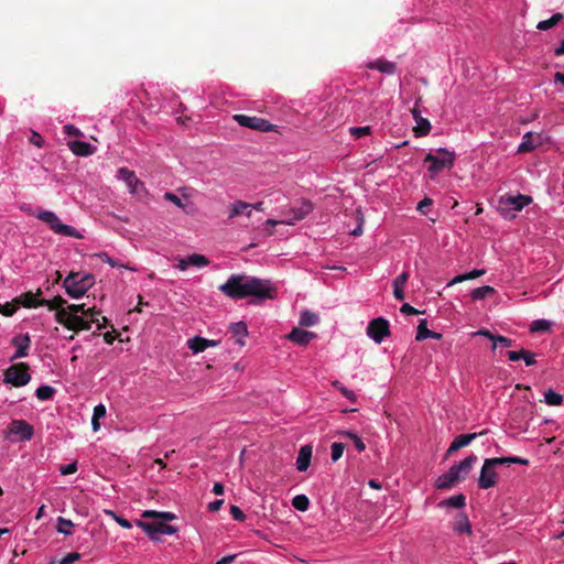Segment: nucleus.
Returning <instances> with one entry per match:
<instances>
[{
  "mask_svg": "<svg viewBox=\"0 0 564 564\" xmlns=\"http://www.w3.org/2000/svg\"><path fill=\"white\" fill-rule=\"evenodd\" d=\"M475 335L482 336V337H486L489 340H491L494 344L492 345L494 349H496L498 347V345L503 346V347H510L512 345V340L510 338H507L501 335H494L487 329H479L478 332L475 333Z\"/></svg>",
  "mask_w": 564,
  "mask_h": 564,
  "instance_id": "b1692460",
  "label": "nucleus"
},
{
  "mask_svg": "<svg viewBox=\"0 0 564 564\" xmlns=\"http://www.w3.org/2000/svg\"><path fill=\"white\" fill-rule=\"evenodd\" d=\"M338 434L340 436L348 437L349 440H351L358 453L365 452L366 444L355 432L345 430L339 431Z\"/></svg>",
  "mask_w": 564,
  "mask_h": 564,
  "instance_id": "58836bf2",
  "label": "nucleus"
},
{
  "mask_svg": "<svg viewBox=\"0 0 564 564\" xmlns=\"http://www.w3.org/2000/svg\"><path fill=\"white\" fill-rule=\"evenodd\" d=\"M349 133L354 138L359 139V138H362V137L371 134V127H369V126H365V127H350L349 128Z\"/></svg>",
  "mask_w": 564,
  "mask_h": 564,
  "instance_id": "8fccbe9b",
  "label": "nucleus"
},
{
  "mask_svg": "<svg viewBox=\"0 0 564 564\" xmlns=\"http://www.w3.org/2000/svg\"><path fill=\"white\" fill-rule=\"evenodd\" d=\"M333 386H334L338 391H340V393H341L346 399H348L350 402H356V400H357V395H356V393H355L352 390H350V389L346 388L345 386H343L338 380H335V381L333 382Z\"/></svg>",
  "mask_w": 564,
  "mask_h": 564,
  "instance_id": "de8ad7c7",
  "label": "nucleus"
},
{
  "mask_svg": "<svg viewBox=\"0 0 564 564\" xmlns=\"http://www.w3.org/2000/svg\"><path fill=\"white\" fill-rule=\"evenodd\" d=\"M564 15L562 13H554L550 19L540 21L536 25L538 30L546 31L555 26L560 21H562Z\"/></svg>",
  "mask_w": 564,
  "mask_h": 564,
  "instance_id": "ea45409f",
  "label": "nucleus"
},
{
  "mask_svg": "<svg viewBox=\"0 0 564 564\" xmlns=\"http://www.w3.org/2000/svg\"><path fill=\"white\" fill-rule=\"evenodd\" d=\"M507 356L510 361H518L521 359V357H524L522 354V349L520 351L510 350L507 352Z\"/></svg>",
  "mask_w": 564,
  "mask_h": 564,
  "instance_id": "338daca9",
  "label": "nucleus"
},
{
  "mask_svg": "<svg viewBox=\"0 0 564 564\" xmlns=\"http://www.w3.org/2000/svg\"><path fill=\"white\" fill-rule=\"evenodd\" d=\"M234 119L239 126L245 128H250L262 132H269L273 130V124L267 119L260 117L235 115Z\"/></svg>",
  "mask_w": 564,
  "mask_h": 564,
  "instance_id": "6e6552de",
  "label": "nucleus"
},
{
  "mask_svg": "<svg viewBox=\"0 0 564 564\" xmlns=\"http://www.w3.org/2000/svg\"><path fill=\"white\" fill-rule=\"evenodd\" d=\"M140 527L151 540H158V535H173L177 532V528L167 523H148L144 521H137Z\"/></svg>",
  "mask_w": 564,
  "mask_h": 564,
  "instance_id": "1a4fd4ad",
  "label": "nucleus"
},
{
  "mask_svg": "<svg viewBox=\"0 0 564 564\" xmlns=\"http://www.w3.org/2000/svg\"><path fill=\"white\" fill-rule=\"evenodd\" d=\"M229 330L235 337H238L237 343L240 346H243L245 345L243 339L248 336L247 324L245 322L231 323L229 326Z\"/></svg>",
  "mask_w": 564,
  "mask_h": 564,
  "instance_id": "c85d7f7f",
  "label": "nucleus"
},
{
  "mask_svg": "<svg viewBox=\"0 0 564 564\" xmlns=\"http://www.w3.org/2000/svg\"><path fill=\"white\" fill-rule=\"evenodd\" d=\"M477 460V456L475 454H470L458 464L453 465L449 469L454 474L456 480L459 481L467 477Z\"/></svg>",
  "mask_w": 564,
  "mask_h": 564,
  "instance_id": "2eb2a0df",
  "label": "nucleus"
},
{
  "mask_svg": "<svg viewBox=\"0 0 564 564\" xmlns=\"http://www.w3.org/2000/svg\"><path fill=\"white\" fill-rule=\"evenodd\" d=\"M552 322L547 319H535L530 325L532 333L547 332L551 329Z\"/></svg>",
  "mask_w": 564,
  "mask_h": 564,
  "instance_id": "c03bdc74",
  "label": "nucleus"
},
{
  "mask_svg": "<svg viewBox=\"0 0 564 564\" xmlns=\"http://www.w3.org/2000/svg\"><path fill=\"white\" fill-rule=\"evenodd\" d=\"M490 462L495 465V467L499 465H509V464H519V465H529V459L518 457V456H507V457H495L489 458Z\"/></svg>",
  "mask_w": 564,
  "mask_h": 564,
  "instance_id": "72a5a7b5",
  "label": "nucleus"
},
{
  "mask_svg": "<svg viewBox=\"0 0 564 564\" xmlns=\"http://www.w3.org/2000/svg\"><path fill=\"white\" fill-rule=\"evenodd\" d=\"M55 393V389L52 387V386H48V384H43V386H40L36 391H35V397L40 400V401H46V400H50L53 398Z\"/></svg>",
  "mask_w": 564,
  "mask_h": 564,
  "instance_id": "a19ab883",
  "label": "nucleus"
},
{
  "mask_svg": "<svg viewBox=\"0 0 564 564\" xmlns=\"http://www.w3.org/2000/svg\"><path fill=\"white\" fill-rule=\"evenodd\" d=\"M78 469L77 462H72L67 465H63L59 467V473L63 476L75 474Z\"/></svg>",
  "mask_w": 564,
  "mask_h": 564,
  "instance_id": "603ef678",
  "label": "nucleus"
},
{
  "mask_svg": "<svg viewBox=\"0 0 564 564\" xmlns=\"http://www.w3.org/2000/svg\"><path fill=\"white\" fill-rule=\"evenodd\" d=\"M33 426L24 420H13L6 432V438L15 443L30 441L33 437Z\"/></svg>",
  "mask_w": 564,
  "mask_h": 564,
  "instance_id": "0eeeda50",
  "label": "nucleus"
},
{
  "mask_svg": "<svg viewBox=\"0 0 564 564\" xmlns=\"http://www.w3.org/2000/svg\"><path fill=\"white\" fill-rule=\"evenodd\" d=\"M465 506V496L459 494L440 502V507L460 509Z\"/></svg>",
  "mask_w": 564,
  "mask_h": 564,
  "instance_id": "4c0bfd02",
  "label": "nucleus"
},
{
  "mask_svg": "<svg viewBox=\"0 0 564 564\" xmlns=\"http://www.w3.org/2000/svg\"><path fill=\"white\" fill-rule=\"evenodd\" d=\"M433 204V200L429 197H425L424 199H422L417 206H416V209L422 213V214H426V209Z\"/></svg>",
  "mask_w": 564,
  "mask_h": 564,
  "instance_id": "bf43d9fd",
  "label": "nucleus"
},
{
  "mask_svg": "<svg viewBox=\"0 0 564 564\" xmlns=\"http://www.w3.org/2000/svg\"><path fill=\"white\" fill-rule=\"evenodd\" d=\"M369 69L378 70L386 75H393L397 70V64L387 59L378 58L366 64Z\"/></svg>",
  "mask_w": 564,
  "mask_h": 564,
  "instance_id": "aec40b11",
  "label": "nucleus"
},
{
  "mask_svg": "<svg viewBox=\"0 0 564 564\" xmlns=\"http://www.w3.org/2000/svg\"><path fill=\"white\" fill-rule=\"evenodd\" d=\"M79 556L80 555L76 552L68 553L59 561V564H72L77 561Z\"/></svg>",
  "mask_w": 564,
  "mask_h": 564,
  "instance_id": "052dcab7",
  "label": "nucleus"
},
{
  "mask_svg": "<svg viewBox=\"0 0 564 564\" xmlns=\"http://www.w3.org/2000/svg\"><path fill=\"white\" fill-rule=\"evenodd\" d=\"M477 437V433L460 434L454 438L447 449V455L469 445Z\"/></svg>",
  "mask_w": 564,
  "mask_h": 564,
  "instance_id": "5701e85b",
  "label": "nucleus"
},
{
  "mask_svg": "<svg viewBox=\"0 0 564 564\" xmlns=\"http://www.w3.org/2000/svg\"><path fill=\"white\" fill-rule=\"evenodd\" d=\"M313 448L311 445H304L300 448L297 458H296V469L299 471H305L310 467L312 459Z\"/></svg>",
  "mask_w": 564,
  "mask_h": 564,
  "instance_id": "4be33fe9",
  "label": "nucleus"
},
{
  "mask_svg": "<svg viewBox=\"0 0 564 564\" xmlns=\"http://www.w3.org/2000/svg\"><path fill=\"white\" fill-rule=\"evenodd\" d=\"M42 302H44L43 306L55 311V321L66 328L74 332L90 329V322L86 315H94L95 311L87 310L86 304H70L65 307L66 301L62 297H55L53 301L42 300Z\"/></svg>",
  "mask_w": 564,
  "mask_h": 564,
  "instance_id": "f03ea898",
  "label": "nucleus"
},
{
  "mask_svg": "<svg viewBox=\"0 0 564 564\" xmlns=\"http://www.w3.org/2000/svg\"><path fill=\"white\" fill-rule=\"evenodd\" d=\"M246 215L251 217V204L237 199L228 206V219L232 220L239 216Z\"/></svg>",
  "mask_w": 564,
  "mask_h": 564,
  "instance_id": "6ab92c4d",
  "label": "nucleus"
},
{
  "mask_svg": "<svg viewBox=\"0 0 564 564\" xmlns=\"http://www.w3.org/2000/svg\"><path fill=\"white\" fill-rule=\"evenodd\" d=\"M218 289L232 300L252 297L251 303L253 304L273 300L278 294L276 286L270 280L243 274L230 275Z\"/></svg>",
  "mask_w": 564,
  "mask_h": 564,
  "instance_id": "f257e3e1",
  "label": "nucleus"
},
{
  "mask_svg": "<svg viewBox=\"0 0 564 564\" xmlns=\"http://www.w3.org/2000/svg\"><path fill=\"white\" fill-rule=\"evenodd\" d=\"M209 261L208 259L198 253H193L185 258H180L177 260L176 268L181 271L187 270L189 267H196V268H204L208 265Z\"/></svg>",
  "mask_w": 564,
  "mask_h": 564,
  "instance_id": "dca6fc26",
  "label": "nucleus"
},
{
  "mask_svg": "<svg viewBox=\"0 0 564 564\" xmlns=\"http://www.w3.org/2000/svg\"><path fill=\"white\" fill-rule=\"evenodd\" d=\"M115 520L116 522L121 527V528H124V529H131L132 528V524L129 520L124 519V518H121V517H118V516H115Z\"/></svg>",
  "mask_w": 564,
  "mask_h": 564,
  "instance_id": "774afa93",
  "label": "nucleus"
},
{
  "mask_svg": "<svg viewBox=\"0 0 564 564\" xmlns=\"http://www.w3.org/2000/svg\"><path fill=\"white\" fill-rule=\"evenodd\" d=\"M32 215L39 220L45 223L50 227V229L57 235L74 238L80 237L76 228L63 224L54 212L36 209L32 213Z\"/></svg>",
  "mask_w": 564,
  "mask_h": 564,
  "instance_id": "39448f33",
  "label": "nucleus"
},
{
  "mask_svg": "<svg viewBox=\"0 0 564 564\" xmlns=\"http://www.w3.org/2000/svg\"><path fill=\"white\" fill-rule=\"evenodd\" d=\"M69 149L76 155L88 156L95 153L96 147L85 141H73L69 142Z\"/></svg>",
  "mask_w": 564,
  "mask_h": 564,
  "instance_id": "393cba45",
  "label": "nucleus"
},
{
  "mask_svg": "<svg viewBox=\"0 0 564 564\" xmlns=\"http://www.w3.org/2000/svg\"><path fill=\"white\" fill-rule=\"evenodd\" d=\"M455 482H457V480L452 470L448 469L445 474L437 477L435 485L438 489H448Z\"/></svg>",
  "mask_w": 564,
  "mask_h": 564,
  "instance_id": "f704fd0d",
  "label": "nucleus"
},
{
  "mask_svg": "<svg viewBox=\"0 0 564 564\" xmlns=\"http://www.w3.org/2000/svg\"><path fill=\"white\" fill-rule=\"evenodd\" d=\"M319 321V317L316 313L310 310H303L300 313L299 324L302 327H312L315 326Z\"/></svg>",
  "mask_w": 564,
  "mask_h": 564,
  "instance_id": "473e14b6",
  "label": "nucleus"
},
{
  "mask_svg": "<svg viewBox=\"0 0 564 564\" xmlns=\"http://www.w3.org/2000/svg\"><path fill=\"white\" fill-rule=\"evenodd\" d=\"M223 503H224L223 499L210 501L208 503V510L212 511V512H216V511H218L221 508Z\"/></svg>",
  "mask_w": 564,
  "mask_h": 564,
  "instance_id": "0e129e2a",
  "label": "nucleus"
},
{
  "mask_svg": "<svg viewBox=\"0 0 564 564\" xmlns=\"http://www.w3.org/2000/svg\"><path fill=\"white\" fill-rule=\"evenodd\" d=\"M345 444L343 443H333L330 446V456L332 460L337 462L344 454Z\"/></svg>",
  "mask_w": 564,
  "mask_h": 564,
  "instance_id": "3c124183",
  "label": "nucleus"
},
{
  "mask_svg": "<svg viewBox=\"0 0 564 564\" xmlns=\"http://www.w3.org/2000/svg\"><path fill=\"white\" fill-rule=\"evenodd\" d=\"M496 293V290L490 285H484L476 289H473L470 291V297L473 301H481L486 299L489 295H492Z\"/></svg>",
  "mask_w": 564,
  "mask_h": 564,
  "instance_id": "c9c22d12",
  "label": "nucleus"
},
{
  "mask_svg": "<svg viewBox=\"0 0 564 564\" xmlns=\"http://www.w3.org/2000/svg\"><path fill=\"white\" fill-rule=\"evenodd\" d=\"M389 333V323L383 317L372 319L367 328V335L377 344L382 343Z\"/></svg>",
  "mask_w": 564,
  "mask_h": 564,
  "instance_id": "9b49d317",
  "label": "nucleus"
},
{
  "mask_svg": "<svg viewBox=\"0 0 564 564\" xmlns=\"http://www.w3.org/2000/svg\"><path fill=\"white\" fill-rule=\"evenodd\" d=\"M64 130H65V133L68 134V135L77 137V135L80 134V131L78 130V128H76L73 124H66L64 127Z\"/></svg>",
  "mask_w": 564,
  "mask_h": 564,
  "instance_id": "69168bd1",
  "label": "nucleus"
},
{
  "mask_svg": "<svg viewBox=\"0 0 564 564\" xmlns=\"http://www.w3.org/2000/svg\"><path fill=\"white\" fill-rule=\"evenodd\" d=\"M544 401L549 405H560L563 402V397L552 389L544 393Z\"/></svg>",
  "mask_w": 564,
  "mask_h": 564,
  "instance_id": "49530a36",
  "label": "nucleus"
},
{
  "mask_svg": "<svg viewBox=\"0 0 564 564\" xmlns=\"http://www.w3.org/2000/svg\"><path fill=\"white\" fill-rule=\"evenodd\" d=\"M2 381L17 388L26 386L31 381L28 364L19 362L11 365L4 370Z\"/></svg>",
  "mask_w": 564,
  "mask_h": 564,
  "instance_id": "423d86ee",
  "label": "nucleus"
},
{
  "mask_svg": "<svg viewBox=\"0 0 564 564\" xmlns=\"http://www.w3.org/2000/svg\"><path fill=\"white\" fill-rule=\"evenodd\" d=\"M456 153L447 148H438L430 151L424 156V164L427 165V174L430 180H435L441 173L449 171L455 163Z\"/></svg>",
  "mask_w": 564,
  "mask_h": 564,
  "instance_id": "7ed1b4c3",
  "label": "nucleus"
},
{
  "mask_svg": "<svg viewBox=\"0 0 564 564\" xmlns=\"http://www.w3.org/2000/svg\"><path fill=\"white\" fill-rule=\"evenodd\" d=\"M453 530L458 534H471V527L466 513H459L456 517Z\"/></svg>",
  "mask_w": 564,
  "mask_h": 564,
  "instance_id": "cd10ccee",
  "label": "nucleus"
},
{
  "mask_svg": "<svg viewBox=\"0 0 564 564\" xmlns=\"http://www.w3.org/2000/svg\"><path fill=\"white\" fill-rule=\"evenodd\" d=\"M531 197L527 195H517V196H508L506 198V203L513 209V210H521L524 206H528L531 203Z\"/></svg>",
  "mask_w": 564,
  "mask_h": 564,
  "instance_id": "7c9ffc66",
  "label": "nucleus"
},
{
  "mask_svg": "<svg viewBox=\"0 0 564 564\" xmlns=\"http://www.w3.org/2000/svg\"><path fill=\"white\" fill-rule=\"evenodd\" d=\"M13 302L18 304V306H23L25 308L39 307L44 305V302L37 297V294L32 292H25L13 299Z\"/></svg>",
  "mask_w": 564,
  "mask_h": 564,
  "instance_id": "412c9836",
  "label": "nucleus"
},
{
  "mask_svg": "<svg viewBox=\"0 0 564 564\" xmlns=\"http://www.w3.org/2000/svg\"><path fill=\"white\" fill-rule=\"evenodd\" d=\"M142 517L143 518H160L163 521H172L176 518L175 514L172 512H167V511L159 512V511H153V510H145L143 512Z\"/></svg>",
  "mask_w": 564,
  "mask_h": 564,
  "instance_id": "79ce46f5",
  "label": "nucleus"
},
{
  "mask_svg": "<svg viewBox=\"0 0 564 564\" xmlns=\"http://www.w3.org/2000/svg\"><path fill=\"white\" fill-rule=\"evenodd\" d=\"M286 338L299 346H306L312 339L316 338V334L310 330L294 327L286 335Z\"/></svg>",
  "mask_w": 564,
  "mask_h": 564,
  "instance_id": "a211bd4d",
  "label": "nucleus"
},
{
  "mask_svg": "<svg viewBox=\"0 0 564 564\" xmlns=\"http://www.w3.org/2000/svg\"><path fill=\"white\" fill-rule=\"evenodd\" d=\"M292 506L299 511H306L310 507V500L305 495H296L292 500Z\"/></svg>",
  "mask_w": 564,
  "mask_h": 564,
  "instance_id": "a18cd8bd",
  "label": "nucleus"
},
{
  "mask_svg": "<svg viewBox=\"0 0 564 564\" xmlns=\"http://www.w3.org/2000/svg\"><path fill=\"white\" fill-rule=\"evenodd\" d=\"M442 335L440 333H435L427 328V323L425 319H421L417 325V332L415 339L421 341L427 338L441 339Z\"/></svg>",
  "mask_w": 564,
  "mask_h": 564,
  "instance_id": "c756f323",
  "label": "nucleus"
},
{
  "mask_svg": "<svg viewBox=\"0 0 564 564\" xmlns=\"http://www.w3.org/2000/svg\"><path fill=\"white\" fill-rule=\"evenodd\" d=\"M106 413H107L106 406L102 403H99L94 408L93 417L100 420L106 416Z\"/></svg>",
  "mask_w": 564,
  "mask_h": 564,
  "instance_id": "6e6d98bb",
  "label": "nucleus"
},
{
  "mask_svg": "<svg viewBox=\"0 0 564 564\" xmlns=\"http://www.w3.org/2000/svg\"><path fill=\"white\" fill-rule=\"evenodd\" d=\"M164 199L173 203L178 208L184 209V204L182 203V199L176 194H174L172 192H166L164 194Z\"/></svg>",
  "mask_w": 564,
  "mask_h": 564,
  "instance_id": "864d4df0",
  "label": "nucleus"
},
{
  "mask_svg": "<svg viewBox=\"0 0 564 564\" xmlns=\"http://www.w3.org/2000/svg\"><path fill=\"white\" fill-rule=\"evenodd\" d=\"M94 283L95 278L93 274L86 272H73L65 278L63 286L72 299H79L94 285Z\"/></svg>",
  "mask_w": 564,
  "mask_h": 564,
  "instance_id": "20e7f679",
  "label": "nucleus"
},
{
  "mask_svg": "<svg viewBox=\"0 0 564 564\" xmlns=\"http://www.w3.org/2000/svg\"><path fill=\"white\" fill-rule=\"evenodd\" d=\"M409 280V273L402 272L393 280V295L397 300L402 301L404 300V285Z\"/></svg>",
  "mask_w": 564,
  "mask_h": 564,
  "instance_id": "bb28decb",
  "label": "nucleus"
},
{
  "mask_svg": "<svg viewBox=\"0 0 564 564\" xmlns=\"http://www.w3.org/2000/svg\"><path fill=\"white\" fill-rule=\"evenodd\" d=\"M86 308L95 311L94 315H86V318L90 322V326L93 324H96L97 329L99 330L107 326L108 319L105 316H100L99 310H97L96 307H89L87 305Z\"/></svg>",
  "mask_w": 564,
  "mask_h": 564,
  "instance_id": "e433bc0d",
  "label": "nucleus"
},
{
  "mask_svg": "<svg viewBox=\"0 0 564 564\" xmlns=\"http://www.w3.org/2000/svg\"><path fill=\"white\" fill-rule=\"evenodd\" d=\"M522 354L524 357H521V359L525 362L527 366H533L536 364L535 355L533 352L522 349Z\"/></svg>",
  "mask_w": 564,
  "mask_h": 564,
  "instance_id": "4d7b16f0",
  "label": "nucleus"
},
{
  "mask_svg": "<svg viewBox=\"0 0 564 564\" xmlns=\"http://www.w3.org/2000/svg\"><path fill=\"white\" fill-rule=\"evenodd\" d=\"M99 259L105 262V263H108L111 268H116V267H123L122 264L118 263L115 259H112L108 253L104 252V253H99L98 254Z\"/></svg>",
  "mask_w": 564,
  "mask_h": 564,
  "instance_id": "13d9d810",
  "label": "nucleus"
},
{
  "mask_svg": "<svg viewBox=\"0 0 564 564\" xmlns=\"http://www.w3.org/2000/svg\"><path fill=\"white\" fill-rule=\"evenodd\" d=\"M400 312L403 314H406V315H415L419 313V311L416 308H414L412 305H410L409 303H404L401 306Z\"/></svg>",
  "mask_w": 564,
  "mask_h": 564,
  "instance_id": "e2e57ef3",
  "label": "nucleus"
},
{
  "mask_svg": "<svg viewBox=\"0 0 564 564\" xmlns=\"http://www.w3.org/2000/svg\"><path fill=\"white\" fill-rule=\"evenodd\" d=\"M18 307V304H15L13 301L0 303V314L8 317L12 316L17 312Z\"/></svg>",
  "mask_w": 564,
  "mask_h": 564,
  "instance_id": "09e8293b",
  "label": "nucleus"
},
{
  "mask_svg": "<svg viewBox=\"0 0 564 564\" xmlns=\"http://www.w3.org/2000/svg\"><path fill=\"white\" fill-rule=\"evenodd\" d=\"M74 527V523L68 520V519H65L63 517H59L57 519V532L61 533V534H64V535H72V528Z\"/></svg>",
  "mask_w": 564,
  "mask_h": 564,
  "instance_id": "37998d69",
  "label": "nucleus"
},
{
  "mask_svg": "<svg viewBox=\"0 0 564 564\" xmlns=\"http://www.w3.org/2000/svg\"><path fill=\"white\" fill-rule=\"evenodd\" d=\"M412 115L416 122L415 132L419 135H426L432 129L430 121L421 117L415 109L412 110Z\"/></svg>",
  "mask_w": 564,
  "mask_h": 564,
  "instance_id": "2f4dec72",
  "label": "nucleus"
},
{
  "mask_svg": "<svg viewBox=\"0 0 564 564\" xmlns=\"http://www.w3.org/2000/svg\"><path fill=\"white\" fill-rule=\"evenodd\" d=\"M219 340L207 339L200 336H195L189 338L186 343L187 347L192 350L193 354H199L205 351L207 348L217 347L219 345Z\"/></svg>",
  "mask_w": 564,
  "mask_h": 564,
  "instance_id": "f3484780",
  "label": "nucleus"
},
{
  "mask_svg": "<svg viewBox=\"0 0 564 564\" xmlns=\"http://www.w3.org/2000/svg\"><path fill=\"white\" fill-rule=\"evenodd\" d=\"M498 480V474L496 471L495 465L490 462L489 458L485 459L480 475L478 478V486L481 489H489L496 486Z\"/></svg>",
  "mask_w": 564,
  "mask_h": 564,
  "instance_id": "ddd939ff",
  "label": "nucleus"
},
{
  "mask_svg": "<svg viewBox=\"0 0 564 564\" xmlns=\"http://www.w3.org/2000/svg\"><path fill=\"white\" fill-rule=\"evenodd\" d=\"M230 516L232 517L234 520L240 522L246 519L243 511L238 506L234 505L230 507Z\"/></svg>",
  "mask_w": 564,
  "mask_h": 564,
  "instance_id": "5fc2aeb1",
  "label": "nucleus"
},
{
  "mask_svg": "<svg viewBox=\"0 0 564 564\" xmlns=\"http://www.w3.org/2000/svg\"><path fill=\"white\" fill-rule=\"evenodd\" d=\"M545 141V137L541 132L528 131L523 134L522 141L517 148V153L532 152L536 148L541 147Z\"/></svg>",
  "mask_w": 564,
  "mask_h": 564,
  "instance_id": "f8f14e48",
  "label": "nucleus"
},
{
  "mask_svg": "<svg viewBox=\"0 0 564 564\" xmlns=\"http://www.w3.org/2000/svg\"><path fill=\"white\" fill-rule=\"evenodd\" d=\"M313 209V206L310 202H302L299 208H293V217L286 219L284 224L293 225L296 221L302 220L306 215H308Z\"/></svg>",
  "mask_w": 564,
  "mask_h": 564,
  "instance_id": "a878e982",
  "label": "nucleus"
},
{
  "mask_svg": "<svg viewBox=\"0 0 564 564\" xmlns=\"http://www.w3.org/2000/svg\"><path fill=\"white\" fill-rule=\"evenodd\" d=\"M117 178L122 181L130 194L137 195L145 189L144 184L137 177L135 173L127 167L117 171Z\"/></svg>",
  "mask_w": 564,
  "mask_h": 564,
  "instance_id": "9d476101",
  "label": "nucleus"
},
{
  "mask_svg": "<svg viewBox=\"0 0 564 564\" xmlns=\"http://www.w3.org/2000/svg\"><path fill=\"white\" fill-rule=\"evenodd\" d=\"M486 273L485 269H474L467 273H465L467 280L477 279Z\"/></svg>",
  "mask_w": 564,
  "mask_h": 564,
  "instance_id": "680f3d73",
  "label": "nucleus"
},
{
  "mask_svg": "<svg viewBox=\"0 0 564 564\" xmlns=\"http://www.w3.org/2000/svg\"><path fill=\"white\" fill-rule=\"evenodd\" d=\"M11 345L15 347L14 354L10 357V360H17L24 358L29 355L31 338L29 334H18L12 337Z\"/></svg>",
  "mask_w": 564,
  "mask_h": 564,
  "instance_id": "4468645a",
  "label": "nucleus"
}]
</instances>
